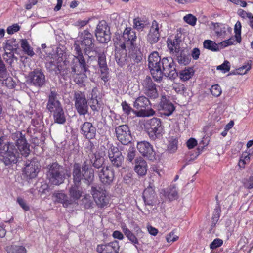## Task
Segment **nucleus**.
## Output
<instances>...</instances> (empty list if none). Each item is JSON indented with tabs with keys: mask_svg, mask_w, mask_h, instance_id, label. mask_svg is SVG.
Returning a JSON list of instances; mask_svg holds the SVG:
<instances>
[{
	"mask_svg": "<svg viewBox=\"0 0 253 253\" xmlns=\"http://www.w3.org/2000/svg\"><path fill=\"white\" fill-rule=\"evenodd\" d=\"M92 195L96 204L100 208L106 206L109 203V198L105 191H94Z\"/></svg>",
	"mask_w": 253,
	"mask_h": 253,
	"instance_id": "b1692460",
	"label": "nucleus"
},
{
	"mask_svg": "<svg viewBox=\"0 0 253 253\" xmlns=\"http://www.w3.org/2000/svg\"><path fill=\"white\" fill-rule=\"evenodd\" d=\"M85 72H81L74 73L76 75V76L75 77V81L77 84H82L86 80L87 76L85 74Z\"/></svg>",
	"mask_w": 253,
	"mask_h": 253,
	"instance_id": "de8ad7c7",
	"label": "nucleus"
},
{
	"mask_svg": "<svg viewBox=\"0 0 253 253\" xmlns=\"http://www.w3.org/2000/svg\"><path fill=\"white\" fill-rule=\"evenodd\" d=\"M137 147L139 152L144 157H150L153 156L154 151L149 143L146 141L138 142Z\"/></svg>",
	"mask_w": 253,
	"mask_h": 253,
	"instance_id": "bb28decb",
	"label": "nucleus"
},
{
	"mask_svg": "<svg viewBox=\"0 0 253 253\" xmlns=\"http://www.w3.org/2000/svg\"><path fill=\"white\" fill-rule=\"evenodd\" d=\"M142 85L144 93L152 99L158 97V92L156 84L151 77L147 76L142 81Z\"/></svg>",
	"mask_w": 253,
	"mask_h": 253,
	"instance_id": "ddd939ff",
	"label": "nucleus"
},
{
	"mask_svg": "<svg viewBox=\"0 0 253 253\" xmlns=\"http://www.w3.org/2000/svg\"><path fill=\"white\" fill-rule=\"evenodd\" d=\"M150 102L148 98L142 95L137 97L133 103V107L138 110L135 111V115L138 117H149L154 115L155 112L153 109L149 108Z\"/></svg>",
	"mask_w": 253,
	"mask_h": 253,
	"instance_id": "20e7f679",
	"label": "nucleus"
},
{
	"mask_svg": "<svg viewBox=\"0 0 253 253\" xmlns=\"http://www.w3.org/2000/svg\"><path fill=\"white\" fill-rule=\"evenodd\" d=\"M175 57L176 60L180 65H188L191 61V58L189 55L187 54L183 50H180L178 53H175Z\"/></svg>",
	"mask_w": 253,
	"mask_h": 253,
	"instance_id": "473e14b6",
	"label": "nucleus"
},
{
	"mask_svg": "<svg viewBox=\"0 0 253 253\" xmlns=\"http://www.w3.org/2000/svg\"><path fill=\"white\" fill-rule=\"evenodd\" d=\"M91 163L92 166L95 168H99L103 164V159H86L84 164L87 166Z\"/></svg>",
	"mask_w": 253,
	"mask_h": 253,
	"instance_id": "49530a36",
	"label": "nucleus"
},
{
	"mask_svg": "<svg viewBox=\"0 0 253 253\" xmlns=\"http://www.w3.org/2000/svg\"><path fill=\"white\" fill-rule=\"evenodd\" d=\"M17 153V150L15 146L12 143H8L5 144L2 146V149L0 153L1 155L3 158H8V157H16V154Z\"/></svg>",
	"mask_w": 253,
	"mask_h": 253,
	"instance_id": "cd10ccee",
	"label": "nucleus"
},
{
	"mask_svg": "<svg viewBox=\"0 0 253 253\" xmlns=\"http://www.w3.org/2000/svg\"><path fill=\"white\" fill-rule=\"evenodd\" d=\"M95 36L97 40L100 43L108 42L111 39L110 27L104 21L99 22L95 30Z\"/></svg>",
	"mask_w": 253,
	"mask_h": 253,
	"instance_id": "9d476101",
	"label": "nucleus"
},
{
	"mask_svg": "<svg viewBox=\"0 0 253 253\" xmlns=\"http://www.w3.org/2000/svg\"><path fill=\"white\" fill-rule=\"evenodd\" d=\"M236 43H238L236 41V39L235 38V36L234 37H232L229 39L227 40H225L220 43V44L223 47H225L227 46L235 44Z\"/></svg>",
	"mask_w": 253,
	"mask_h": 253,
	"instance_id": "864d4df0",
	"label": "nucleus"
},
{
	"mask_svg": "<svg viewBox=\"0 0 253 253\" xmlns=\"http://www.w3.org/2000/svg\"><path fill=\"white\" fill-rule=\"evenodd\" d=\"M82 40L80 42V46L81 50L83 49L85 55L89 58L97 55V48L93 43V39L92 34L87 30H84L81 34Z\"/></svg>",
	"mask_w": 253,
	"mask_h": 253,
	"instance_id": "f03ea898",
	"label": "nucleus"
},
{
	"mask_svg": "<svg viewBox=\"0 0 253 253\" xmlns=\"http://www.w3.org/2000/svg\"><path fill=\"white\" fill-rule=\"evenodd\" d=\"M23 171L29 179L34 178L38 173L39 164L33 159H28L25 162Z\"/></svg>",
	"mask_w": 253,
	"mask_h": 253,
	"instance_id": "2eb2a0df",
	"label": "nucleus"
},
{
	"mask_svg": "<svg viewBox=\"0 0 253 253\" xmlns=\"http://www.w3.org/2000/svg\"><path fill=\"white\" fill-rule=\"evenodd\" d=\"M194 71L192 68L188 67L181 71L179 73V78L183 81L189 80L193 76Z\"/></svg>",
	"mask_w": 253,
	"mask_h": 253,
	"instance_id": "e433bc0d",
	"label": "nucleus"
},
{
	"mask_svg": "<svg viewBox=\"0 0 253 253\" xmlns=\"http://www.w3.org/2000/svg\"><path fill=\"white\" fill-rule=\"evenodd\" d=\"M220 211L221 210L219 206H217L214 209L212 216V223L214 224L213 226L215 225V222L218 221L219 218Z\"/></svg>",
	"mask_w": 253,
	"mask_h": 253,
	"instance_id": "13d9d810",
	"label": "nucleus"
},
{
	"mask_svg": "<svg viewBox=\"0 0 253 253\" xmlns=\"http://www.w3.org/2000/svg\"><path fill=\"white\" fill-rule=\"evenodd\" d=\"M134 170L140 176H143L146 174L147 165L144 159H136Z\"/></svg>",
	"mask_w": 253,
	"mask_h": 253,
	"instance_id": "7c9ffc66",
	"label": "nucleus"
},
{
	"mask_svg": "<svg viewBox=\"0 0 253 253\" xmlns=\"http://www.w3.org/2000/svg\"><path fill=\"white\" fill-rule=\"evenodd\" d=\"M65 170L64 168L56 163H53L49 169V177L50 182L55 185H59L64 182L65 178Z\"/></svg>",
	"mask_w": 253,
	"mask_h": 253,
	"instance_id": "423d86ee",
	"label": "nucleus"
},
{
	"mask_svg": "<svg viewBox=\"0 0 253 253\" xmlns=\"http://www.w3.org/2000/svg\"><path fill=\"white\" fill-rule=\"evenodd\" d=\"M204 47L213 51L219 50L218 45L213 41L206 40L203 42Z\"/></svg>",
	"mask_w": 253,
	"mask_h": 253,
	"instance_id": "37998d69",
	"label": "nucleus"
},
{
	"mask_svg": "<svg viewBox=\"0 0 253 253\" xmlns=\"http://www.w3.org/2000/svg\"><path fill=\"white\" fill-rule=\"evenodd\" d=\"M234 32L235 33V35L237 42L240 43L241 42V23L239 21H238L235 24L234 27Z\"/></svg>",
	"mask_w": 253,
	"mask_h": 253,
	"instance_id": "a18cd8bd",
	"label": "nucleus"
},
{
	"mask_svg": "<svg viewBox=\"0 0 253 253\" xmlns=\"http://www.w3.org/2000/svg\"><path fill=\"white\" fill-rule=\"evenodd\" d=\"M223 240L216 238L214 239L210 244V247L211 249H215L220 247L223 244Z\"/></svg>",
	"mask_w": 253,
	"mask_h": 253,
	"instance_id": "bf43d9fd",
	"label": "nucleus"
},
{
	"mask_svg": "<svg viewBox=\"0 0 253 253\" xmlns=\"http://www.w3.org/2000/svg\"><path fill=\"white\" fill-rule=\"evenodd\" d=\"M20 27L17 24L13 25L12 26H9L7 29V32L9 34H12L14 32L19 30Z\"/></svg>",
	"mask_w": 253,
	"mask_h": 253,
	"instance_id": "338daca9",
	"label": "nucleus"
},
{
	"mask_svg": "<svg viewBox=\"0 0 253 253\" xmlns=\"http://www.w3.org/2000/svg\"><path fill=\"white\" fill-rule=\"evenodd\" d=\"M134 27L137 30H140L144 27V22L140 18H136L133 20Z\"/></svg>",
	"mask_w": 253,
	"mask_h": 253,
	"instance_id": "4d7b16f0",
	"label": "nucleus"
},
{
	"mask_svg": "<svg viewBox=\"0 0 253 253\" xmlns=\"http://www.w3.org/2000/svg\"><path fill=\"white\" fill-rule=\"evenodd\" d=\"M52 198L54 203H61L65 208L72 205L71 200L63 191H55L52 194Z\"/></svg>",
	"mask_w": 253,
	"mask_h": 253,
	"instance_id": "412c9836",
	"label": "nucleus"
},
{
	"mask_svg": "<svg viewBox=\"0 0 253 253\" xmlns=\"http://www.w3.org/2000/svg\"><path fill=\"white\" fill-rule=\"evenodd\" d=\"M31 83L37 87H42L45 84V76L41 69H36L29 74Z\"/></svg>",
	"mask_w": 253,
	"mask_h": 253,
	"instance_id": "4468645a",
	"label": "nucleus"
},
{
	"mask_svg": "<svg viewBox=\"0 0 253 253\" xmlns=\"http://www.w3.org/2000/svg\"><path fill=\"white\" fill-rule=\"evenodd\" d=\"M183 19L185 22L191 26L195 25L197 21L196 17L191 14H189L185 16Z\"/></svg>",
	"mask_w": 253,
	"mask_h": 253,
	"instance_id": "603ef678",
	"label": "nucleus"
},
{
	"mask_svg": "<svg viewBox=\"0 0 253 253\" xmlns=\"http://www.w3.org/2000/svg\"><path fill=\"white\" fill-rule=\"evenodd\" d=\"M90 106L91 109L93 111H97L99 109L100 107L99 100L95 99H91L90 101Z\"/></svg>",
	"mask_w": 253,
	"mask_h": 253,
	"instance_id": "6e6d98bb",
	"label": "nucleus"
},
{
	"mask_svg": "<svg viewBox=\"0 0 253 253\" xmlns=\"http://www.w3.org/2000/svg\"><path fill=\"white\" fill-rule=\"evenodd\" d=\"M69 63L59 54H55L50 61L46 63V67L49 72L58 75L66 70Z\"/></svg>",
	"mask_w": 253,
	"mask_h": 253,
	"instance_id": "39448f33",
	"label": "nucleus"
},
{
	"mask_svg": "<svg viewBox=\"0 0 253 253\" xmlns=\"http://www.w3.org/2000/svg\"><path fill=\"white\" fill-rule=\"evenodd\" d=\"M57 96L58 94L55 89H51L47 104V109L51 113L62 107L61 103L57 99Z\"/></svg>",
	"mask_w": 253,
	"mask_h": 253,
	"instance_id": "f3484780",
	"label": "nucleus"
},
{
	"mask_svg": "<svg viewBox=\"0 0 253 253\" xmlns=\"http://www.w3.org/2000/svg\"><path fill=\"white\" fill-rule=\"evenodd\" d=\"M81 175L82 179H84L87 185H89L94 178L93 170L91 169H89L85 164L82 168V173H81Z\"/></svg>",
	"mask_w": 253,
	"mask_h": 253,
	"instance_id": "c85d7f7f",
	"label": "nucleus"
},
{
	"mask_svg": "<svg viewBox=\"0 0 253 253\" xmlns=\"http://www.w3.org/2000/svg\"><path fill=\"white\" fill-rule=\"evenodd\" d=\"M52 113H53V119L55 123L64 124L66 122V116L62 107Z\"/></svg>",
	"mask_w": 253,
	"mask_h": 253,
	"instance_id": "f704fd0d",
	"label": "nucleus"
},
{
	"mask_svg": "<svg viewBox=\"0 0 253 253\" xmlns=\"http://www.w3.org/2000/svg\"><path fill=\"white\" fill-rule=\"evenodd\" d=\"M130 51H141L145 46V43L141 39H136V41H132L129 44Z\"/></svg>",
	"mask_w": 253,
	"mask_h": 253,
	"instance_id": "58836bf2",
	"label": "nucleus"
},
{
	"mask_svg": "<svg viewBox=\"0 0 253 253\" xmlns=\"http://www.w3.org/2000/svg\"><path fill=\"white\" fill-rule=\"evenodd\" d=\"M82 204L85 209H89L92 206V202L91 196L89 195H85L82 199Z\"/></svg>",
	"mask_w": 253,
	"mask_h": 253,
	"instance_id": "09e8293b",
	"label": "nucleus"
},
{
	"mask_svg": "<svg viewBox=\"0 0 253 253\" xmlns=\"http://www.w3.org/2000/svg\"><path fill=\"white\" fill-rule=\"evenodd\" d=\"M122 106L123 111L127 115H129L133 111L132 108L126 101L122 103Z\"/></svg>",
	"mask_w": 253,
	"mask_h": 253,
	"instance_id": "0e129e2a",
	"label": "nucleus"
},
{
	"mask_svg": "<svg viewBox=\"0 0 253 253\" xmlns=\"http://www.w3.org/2000/svg\"><path fill=\"white\" fill-rule=\"evenodd\" d=\"M142 197L146 205L153 206L157 202V198L154 188L150 185L144 190Z\"/></svg>",
	"mask_w": 253,
	"mask_h": 253,
	"instance_id": "aec40b11",
	"label": "nucleus"
},
{
	"mask_svg": "<svg viewBox=\"0 0 253 253\" xmlns=\"http://www.w3.org/2000/svg\"><path fill=\"white\" fill-rule=\"evenodd\" d=\"M161 59L157 52H153L148 57V65L153 64V62H160Z\"/></svg>",
	"mask_w": 253,
	"mask_h": 253,
	"instance_id": "8fccbe9b",
	"label": "nucleus"
},
{
	"mask_svg": "<svg viewBox=\"0 0 253 253\" xmlns=\"http://www.w3.org/2000/svg\"><path fill=\"white\" fill-rule=\"evenodd\" d=\"M17 47V44L15 43V41H8L4 47L5 56H7L9 58L13 57L14 51H16Z\"/></svg>",
	"mask_w": 253,
	"mask_h": 253,
	"instance_id": "72a5a7b5",
	"label": "nucleus"
},
{
	"mask_svg": "<svg viewBox=\"0 0 253 253\" xmlns=\"http://www.w3.org/2000/svg\"><path fill=\"white\" fill-rule=\"evenodd\" d=\"M149 137L155 140L162 136L163 127L160 119L157 118L151 119L146 125Z\"/></svg>",
	"mask_w": 253,
	"mask_h": 253,
	"instance_id": "6e6552de",
	"label": "nucleus"
},
{
	"mask_svg": "<svg viewBox=\"0 0 253 253\" xmlns=\"http://www.w3.org/2000/svg\"><path fill=\"white\" fill-rule=\"evenodd\" d=\"M159 110L162 115L169 116L172 114L175 107L173 104L165 96H163L160 102Z\"/></svg>",
	"mask_w": 253,
	"mask_h": 253,
	"instance_id": "6ab92c4d",
	"label": "nucleus"
},
{
	"mask_svg": "<svg viewBox=\"0 0 253 253\" xmlns=\"http://www.w3.org/2000/svg\"><path fill=\"white\" fill-rule=\"evenodd\" d=\"M159 24L156 20H153L149 32L147 35V40L151 44L158 42L160 34L159 32Z\"/></svg>",
	"mask_w": 253,
	"mask_h": 253,
	"instance_id": "5701e85b",
	"label": "nucleus"
},
{
	"mask_svg": "<svg viewBox=\"0 0 253 253\" xmlns=\"http://www.w3.org/2000/svg\"><path fill=\"white\" fill-rule=\"evenodd\" d=\"M165 196L169 200L172 201L178 197L176 186L175 184L170 185L167 191L164 190Z\"/></svg>",
	"mask_w": 253,
	"mask_h": 253,
	"instance_id": "c9c22d12",
	"label": "nucleus"
},
{
	"mask_svg": "<svg viewBox=\"0 0 253 253\" xmlns=\"http://www.w3.org/2000/svg\"><path fill=\"white\" fill-rule=\"evenodd\" d=\"M21 45L23 50L27 55L30 56H33L34 55V52L33 51L32 48L30 47L26 39H23L21 40Z\"/></svg>",
	"mask_w": 253,
	"mask_h": 253,
	"instance_id": "79ce46f5",
	"label": "nucleus"
},
{
	"mask_svg": "<svg viewBox=\"0 0 253 253\" xmlns=\"http://www.w3.org/2000/svg\"><path fill=\"white\" fill-rule=\"evenodd\" d=\"M129 57L132 64H138L142 60L143 54L141 51H130Z\"/></svg>",
	"mask_w": 253,
	"mask_h": 253,
	"instance_id": "4c0bfd02",
	"label": "nucleus"
},
{
	"mask_svg": "<svg viewBox=\"0 0 253 253\" xmlns=\"http://www.w3.org/2000/svg\"><path fill=\"white\" fill-rule=\"evenodd\" d=\"M161 65V61L160 62H153V64L148 65L153 78L157 82L161 81L163 76Z\"/></svg>",
	"mask_w": 253,
	"mask_h": 253,
	"instance_id": "393cba45",
	"label": "nucleus"
},
{
	"mask_svg": "<svg viewBox=\"0 0 253 253\" xmlns=\"http://www.w3.org/2000/svg\"><path fill=\"white\" fill-rule=\"evenodd\" d=\"M121 228L123 232L128 240L133 244L137 248V245L139 244L138 238H142L143 236V232L142 231L141 228L138 229V230L135 232L136 234V235H135L126 227L125 224H122Z\"/></svg>",
	"mask_w": 253,
	"mask_h": 253,
	"instance_id": "dca6fc26",
	"label": "nucleus"
},
{
	"mask_svg": "<svg viewBox=\"0 0 253 253\" xmlns=\"http://www.w3.org/2000/svg\"><path fill=\"white\" fill-rule=\"evenodd\" d=\"M136 32L130 27H126L123 32L122 39L124 42L130 44L132 41H136Z\"/></svg>",
	"mask_w": 253,
	"mask_h": 253,
	"instance_id": "c756f323",
	"label": "nucleus"
},
{
	"mask_svg": "<svg viewBox=\"0 0 253 253\" xmlns=\"http://www.w3.org/2000/svg\"><path fill=\"white\" fill-rule=\"evenodd\" d=\"M100 72V76L101 79L106 82L108 81L109 68L107 66V63L98 65Z\"/></svg>",
	"mask_w": 253,
	"mask_h": 253,
	"instance_id": "ea45409f",
	"label": "nucleus"
},
{
	"mask_svg": "<svg viewBox=\"0 0 253 253\" xmlns=\"http://www.w3.org/2000/svg\"><path fill=\"white\" fill-rule=\"evenodd\" d=\"M117 125V123L113 122L112 126L115 127V134L117 140L123 145L128 144L132 139L129 127L126 125L118 126Z\"/></svg>",
	"mask_w": 253,
	"mask_h": 253,
	"instance_id": "0eeeda50",
	"label": "nucleus"
},
{
	"mask_svg": "<svg viewBox=\"0 0 253 253\" xmlns=\"http://www.w3.org/2000/svg\"><path fill=\"white\" fill-rule=\"evenodd\" d=\"M187 146L189 149H192L197 144V141L195 138H191L186 142Z\"/></svg>",
	"mask_w": 253,
	"mask_h": 253,
	"instance_id": "774afa93",
	"label": "nucleus"
},
{
	"mask_svg": "<svg viewBox=\"0 0 253 253\" xmlns=\"http://www.w3.org/2000/svg\"><path fill=\"white\" fill-rule=\"evenodd\" d=\"M12 138L16 141V145L21 155L25 157L30 153L29 145L27 142L25 135L21 132L16 131L12 134Z\"/></svg>",
	"mask_w": 253,
	"mask_h": 253,
	"instance_id": "f8f14e48",
	"label": "nucleus"
},
{
	"mask_svg": "<svg viewBox=\"0 0 253 253\" xmlns=\"http://www.w3.org/2000/svg\"><path fill=\"white\" fill-rule=\"evenodd\" d=\"M74 184L72 185L69 190L70 195L69 199L71 200L72 205L78 204V200L81 197L83 194V190L80 186V182L82 180L81 175L80 167L78 164L74 166L73 172Z\"/></svg>",
	"mask_w": 253,
	"mask_h": 253,
	"instance_id": "f257e3e1",
	"label": "nucleus"
},
{
	"mask_svg": "<svg viewBox=\"0 0 253 253\" xmlns=\"http://www.w3.org/2000/svg\"><path fill=\"white\" fill-rule=\"evenodd\" d=\"M99 178L104 184L109 185L114 178V172L108 167H103L99 173Z\"/></svg>",
	"mask_w": 253,
	"mask_h": 253,
	"instance_id": "4be33fe9",
	"label": "nucleus"
},
{
	"mask_svg": "<svg viewBox=\"0 0 253 253\" xmlns=\"http://www.w3.org/2000/svg\"><path fill=\"white\" fill-rule=\"evenodd\" d=\"M121 156L124 157L122 152L116 147H111L108 150L109 158H120Z\"/></svg>",
	"mask_w": 253,
	"mask_h": 253,
	"instance_id": "c03bdc74",
	"label": "nucleus"
},
{
	"mask_svg": "<svg viewBox=\"0 0 253 253\" xmlns=\"http://www.w3.org/2000/svg\"><path fill=\"white\" fill-rule=\"evenodd\" d=\"M180 42V40L176 37H175L173 39L168 38L167 44L170 53H176L181 50L179 45Z\"/></svg>",
	"mask_w": 253,
	"mask_h": 253,
	"instance_id": "2f4dec72",
	"label": "nucleus"
},
{
	"mask_svg": "<svg viewBox=\"0 0 253 253\" xmlns=\"http://www.w3.org/2000/svg\"><path fill=\"white\" fill-rule=\"evenodd\" d=\"M119 248L118 242L114 241L105 244L98 245L96 251L98 253H118Z\"/></svg>",
	"mask_w": 253,
	"mask_h": 253,
	"instance_id": "a211bd4d",
	"label": "nucleus"
},
{
	"mask_svg": "<svg viewBox=\"0 0 253 253\" xmlns=\"http://www.w3.org/2000/svg\"><path fill=\"white\" fill-rule=\"evenodd\" d=\"M91 99H97L99 100L100 99V94L98 91V89L95 87L92 89L91 93Z\"/></svg>",
	"mask_w": 253,
	"mask_h": 253,
	"instance_id": "69168bd1",
	"label": "nucleus"
},
{
	"mask_svg": "<svg viewBox=\"0 0 253 253\" xmlns=\"http://www.w3.org/2000/svg\"><path fill=\"white\" fill-rule=\"evenodd\" d=\"M216 69L218 70H221L222 73H225L229 71L230 69V62L225 60L221 65L218 66Z\"/></svg>",
	"mask_w": 253,
	"mask_h": 253,
	"instance_id": "3c124183",
	"label": "nucleus"
},
{
	"mask_svg": "<svg viewBox=\"0 0 253 253\" xmlns=\"http://www.w3.org/2000/svg\"><path fill=\"white\" fill-rule=\"evenodd\" d=\"M74 47L76 51V55L74 56L73 59V65L71 67L72 72L74 73L86 72L87 66L78 41H75Z\"/></svg>",
	"mask_w": 253,
	"mask_h": 253,
	"instance_id": "7ed1b4c3",
	"label": "nucleus"
},
{
	"mask_svg": "<svg viewBox=\"0 0 253 253\" xmlns=\"http://www.w3.org/2000/svg\"><path fill=\"white\" fill-rule=\"evenodd\" d=\"M211 92L214 96L218 97L222 92L221 88L218 84L213 85L211 87Z\"/></svg>",
	"mask_w": 253,
	"mask_h": 253,
	"instance_id": "5fc2aeb1",
	"label": "nucleus"
},
{
	"mask_svg": "<svg viewBox=\"0 0 253 253\" xmlns=\"http://www.w3.org/2000/svg\"><path fill=\"white\" fill-rule=\"evenodd\" d=\"M17 202L20 207L25 211H28L29 210V206L27 205L25 201L22 198L18 197L17 198Z\"/></svg>",
	"mask_w": 253,
	"mask_h": 253,
	"instance_id": "e2e57ef3",
	"label": "nucleus"
},
{
	"mask_svg": "<svg viewBox=\"0 0 253 253\" xmlns=\"http://www.w3.org/2000/svg\"><path fill=\"white\" fill-rule=\"evenodd\" d=\"M212 25L213 26L214 28V30L216 31V33L218 37H224L225 34V30H221L219 31L217 28L219 27V25L218 23H212Z\"/></svg>",
	"mask_w": 253,
	"mask_h": 253,
	"instance_id": "680f3d73",
	"label": "nucleus"
},
{
	"mask_svg": "<svg viewBox=\"0 0 253 253\" xmlns=\"http://www.w3.org/2000/svg\"><path fill=\"white\" fill-rule=\"evenodd\" d=\"M7 76V70L5 64L2 60H0V78H5Z\"/></svg>",
	"mask_w": 253,
	"mask_h": 253,
	"instance_id": "052dcab7",
	"label": "nucleus"
},
{
	"mask_svg": "<svg viewBox=\"0 0 253 253\" xmlns=\"http://www.w3.org/2000/svg\"><path fill=\"white\" fill-rule=\"evenodd\" d=\"M5 249L8 253H27L26 248L21 246H8Z\"/></svg>",
	"mask_w": 253,
	"mask_h": 253,
	"instance_id": "a19ab883",
	"label": "nucleus"
},
{
	"mask_svg": "<svg viewBox=\"0 0 253 253\" xmlns=\"http://www.w3.org/2000/svg\"><path fill=\"white\" fill-rule=\"evenodd\" d=\"M75 107L77 112L80 115L87 114L88 111V105L85 95L81 92L74 93Z\"/></svg>",
	"mask_w": 253,
	"mask_h": 253,
	"instance_id": "9b49d317",
	"label": "nucleus"
},
{
	"mask_svg": "<svg viewBox=\"0 0 253 253\" xmlns=\"http://www.w3.org/2000/svg\"><path fill=\"white\" fill-rule=\"evenodd\" d=\"M81 130L83 135L88 139H91L95 136L96 128L90 122H84L82 125Z\"/></svg>",
	"mask_w": 253,
	"mask_h": 253,
	"instance_id": "a878e982",
	"label": "nucleus"
},
{
	"mask_svg": "<svg viewBox=\"0 0 253 253\" xmlns=\"http://www.w3.org/2000/svg\"><path fill=\"white\" fill-rule=\"evenodd\" d=\"M163 74L170 79L178 77L175 64L171 57H164L161 60Z\"/></svg>",
	"mask_w": 253,
	"mask_h": 253,
	"instance_id": "1a4fd4ad",
	"label": "nucleus"
}]
</instances>
